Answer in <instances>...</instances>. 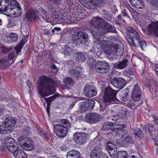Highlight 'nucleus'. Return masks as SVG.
<instances>
[{
	"label": "nucleus",
	"instance_id": "f257e3e1",
	"mask_svg": "<svg viewBox=\"0 0 158 158\" xmlns=\"http://www.w3.org/2000/svg\"><path fill=\"white\" fill-rule=\"evenodd\" d=\"M25 44L24 40L22 39L20 42L14 48L12 47L2 46L1 49L3 53H6L11 51H12L7 58L0 59V64L5 67L10 66L13 64Z\"/></svg>",
	"mask_w": 158,
	"mask_h": 158
},
{
	"label": "nucleus",
	"instance_id": "f03ea898",
	"mask_svg": "<svg viewBox=\"0 0 158 158\" xmlns=\"http://www.w3.org/2000/svg\"><path fill=\"white\" fill-rule=\"evenodd\" d=\"M56 84L53 79L44 76L37 83L38 92L42 97L44 98L55 93Z\"/></svg>",
	"mask_w": 158,
	"mask_h": 158
},
{
	"label": "nucleus",
	"instance_id": "7ed1b4c3",
	"mask_svg": "<svg viewBox=\"0 0 158 158\" xmlns=\"http://www.w3.org/2000/svg\"><path fill=\"white\" fill-rule=\"evenodd\" d=\"M118 92V90H114L110 87L105 89L103 96V102L100 104V111L102 112L105 111L107 113H110V111H113L109 108L108 105L114 103L119 104L120 102L116 97Z\"/></svg>",
	"mask_w": 158,
	"mask_h": 158
},
{
	"label": "nucleus",
	"instance_id": "20e7f679",
	"mask_svg": "<svg viewBox=\"0 0 158 158\" xmlns=\"http://www.w3.org/2000/svg\"><path fill=\"white\" fill-rule=\"evenodd\" d=\"M15 0H0V13H10L19 15L22 13V9Z\"/></svg>",
	"mask_w": 158,
	"mask_h": 158
},
{
	"label": "nucleus",
	"instance_id": "39448f33",
	"mask_svg": "<svg viewBox=\"0 0 158 158\" xmlns=\"http://www.w3.org/2000/svg\"><path fill=\"white\" fill-rule=\"evenodd\" d=\"M127 30L132 34H127L125 35V38L128 43L132 46L140 47L143 50V47L146 46L145 41L141 39L137 32L132 27H127Z\"/></svg>",
	"mask_w": 158,
	"mask_h": 158
},
{
	"label": "nucleus",
	"instance_id": "423d86ee",
	"mask_svg": "<svg viewBox=\"0 0 158 158\" xmlns=\"http://www.w3.org/2000/svg\"><path fill=\"white\" fill-rule=\"evenodd\" d=\"M104 22H105V20L99 17L93 18L90 23L91 27L90 31L93 37L97 38L100 35H104L105 31L102 28Z\"/></svg>",
	"mask_w": 158,
	"mask_h": 158
},
{
	"label": "nucleus",
	"instance_id": "0eeeda50",
	"mask_svg": "<svg viewBox=\"0 0 158 158\" xmlns=\"http://www.w3.org/2000/svg\"><path fill=\"white\" fill-rule=\"evenodd\" d=\"M60 123L54 125V131L56 135L60 138L65 137L68 132V129L70 127L71 123L66 119L60 120Z\"/></svg>",
	"mask_w": 158,
	"mask_h": 158
},
{
	"label": "nucleus",
	"instance_id": "6e6552de",
	"mask_svg": "<svg viewBox=\"0 0 158 158\" xmlns=\"http://www.w3.org/2000/svg\"><path fill=\"white\" fill-rule=\"evenodd\" d=\"M8 118L7 120H6L4 122H3L2 125L0 122V134L3 130L1 128L2 127L4 128V130L6 131L7 133L13 131V127L16 122L14 118Z\"/></svg>",
	"mask_w": 158,
	"mask_h": 158
},
{
	"label": "nucleus",
	"instance_id": "1a4fd4ad",
	"mask_svg": "<svg viewBox=\"0 0 158 158\" xmlns=\"http://www.w3.org/2000/svg\"><path fill=\"white\" fill-rule=\"evenodd\" d=\"M94 68L95 71L99 73H106L109 70V64L105 61H97L95 64Z\"/></svg>",
	"mask_w": 158,
	"mask_h": 158
},
{
	"label": "nucleus",
	"instance_id": "9d476101",
	"mask_svg": "<svg viewBox=\"0 0 158 158\" xmlns=\"http://www.w3.org/2000/svg\"><path fill=\"white\" fill-rule=\"evenodd\" d=\"M73 136L74 140L80 144L85 143L89 138L88 134L84 132H76L73 134Z\"/></svg>",
	"mask_w": 158,
	"mask_h": 158
},
{
	"label": "nucleus",
	"instance_id": "9b49d317",
	"mask_svg": "<svg viewBox=\"0 0 158 158\" xmlns=\"http://www.w3.org/2000/svg\"><path fill=\"white\" fill-rule=\"evenodd\" d=\"M142 92L138 84L135 85L132 92V98L135 101H139L142 98Z\"/></svg>",
	"mask_w": 158,
	"mask_h": 158
},
{
	"label": "nucleus",
	"instance_id": "f8f14e48",
	"mask_svg": "<svg viewBox=\"0 0 158 158\" xmlns=\"http://www.w3.org/2000/svg\"><path fill=\"white\" fill-rule=\"evenodd\" d=\"M85 118L88 123L94 124L99 121L100 115L95 113H89L85 115Z\"/></svg>",
	"mask_w": 158,
	"mask_h": 158
},
{
	"label": "nucleus",
	"instance_id": "ddd939ff",
	"mask_svg": "<svg viewBox=\"0 0 158 158\" xmlns=\"http://www.w3.org/2000/svg\"><path fill=\"white\" fill-rule=\"evenodd\" d=\"M84 90L85 95L89 98L95 96L97 94L96 88L90 85H86Z\"/></svg>",
	"mask_w": 158,
	"mask_h": 158
},
{
	"label": "nucleus",
	"instance_id": "4468645a",
	"mask_svg": "<svg viewBox=\"0 0 158 158\" xmlns=\"http://www.w3.org/2000/svg\"><path fill=\"white\" fill-rule=\"evenodd\" d=\"M126 81L121 77L114 78L111 81V84L115 87L121 89L125 85Z\"/></svg>",
	"mask_w": 158,
	"mask_h": 158
},
{
	"label": "nucleus",
	"instance_id": "2eb2a0df",
	"mask_svg": "<svg viewBox=\"0 0 158 158\" xmlns=\"http://www.w3.org/2000/svg\"><path fill=\"white\" fill-rule=\"evenodd\" d=\"M95 104V102L93 100H86L81 103L80 106V109L82 112H85L89 110L92 109Z\"/></svg>",
	"mask_w": 158,
	"mask_h": 158
},
{
	"label": "nucleus",
	"instance_id": "dca6fc26",
	"mask_svg": "<svg viewBox=\"0 0 158 158\" xmlns=\"http://www.w3.org/2000/svg\"><path fill=\"white\" fill-rule=\"evenodd\" d=\"M154 122L156 124L152 125V124H147L144 127V130L146 131H148L149 133L151 135L154 134V132L156 130L155 127L158 125V117L156 116H154L153 117Z\"/></svg>",
	"mask_w": 158,
	"mask_h": 158
},
{
	"label": "nucleus",
	"instance_id": "f3484780",
	"mask_svg": "<svg viewBox=\"0 0 158 158\" xmlns=\"http://www.w3.org/2000/svg\"><path fill=\"white\" fill-rule=\"evenodd\" d=\"M107 49L105 50L106 53L108 55H111L112 53L118 52L120 49V45L117 43L113 41H111Z\"/></svg>",
	"mask_w": 158,
	"mask_h": 158
},
{
	"label": "nucleus",
	"instance_id": "a211bd4d",
	"mask_svg": "<svg viewBox=\"0 0 158 158\" xmlns=\"http://www.w3.org/2000/svg\"><path fill=\"white\" fill-rule=\"evenodd\" d=\"M102 152V149L101 147L94 146L91 151L90 155V158H98L102 155H104Z\"/></svg>",
	"mask_w": 158,
	"mask_h": 158
},
{
	"label": "nucleus",
	"instance_id": "6ab92c4d",
	"mask_svg": "<svg viewBox=\"0 0 158 158\" xmlns=\"http://www.w3.org/2000/svg\"><path fill=\"white\" fill-rule=\"evenodd\" d=\"M148 33L150 34H155L158 37V21L148 25Z\"/></svg>",
	"mask_w": 158,
	"mask_h": 158
},
{
	"label": "nucleus",
	"instance_id": "aec40b11",
	"mask_svg": "<svg viewBox=\"0 0 158 158\" xmlns=\"http://www.w3.org/2000/svg\"><path fill=\"white\" fill-rule=\"evenodd\" d=\"M102 35H100L98 38L95 37H94V42L96 44L100 45L101 48L102 49L105 50L107 49L108 48V45L107 44L108 40L103 39L100 40H99L100 38Z\"/></svg>",
	"mask_w": 158,
	"mask_h": 158
},
{
	"label": "nucleus",
	"instance_id": "412c9836",
	"mask_svg": "<svg viewBox=\"0 0 158 158\" xmlns=\"http://www.w3.org/2000/svg\"><path fill=\"white\" fill-rule=\"evenodd\" d=\"M39 12L36 10L29 11L26 14L25 18L27 20H30L33 19L34 21L39 20L38 17Z\"/></svg>",
	"mask_w": 158,
	"mask_h": 158
},
{
	"label": "nucleus",
	"instance_id": "4be33fe9",
	"mask_svg": "<svg viewBox=\"0 0 158 158\" xmlns=\"http://www.w3.org/2000/svg\"><path fill=\"white\" fill-rule=\"evenodd\" d=\"M128 60L125 59L123 60L122 61H120L117 62L114 65V67L117 69H123L126 68L128 65Z\"/></svg>",
	"mask_w": 158,
	"mask_h": 158
},
{
	"label": "nucleus",
	"instance_id": "5701e85b",
	"mask_svg": "<svg viewBox=\"0 0 158 158\" xmlns=\"http://www.w3.org/2000/svg\"><path fill=\"white\" fill-rule=\"evenodd\" d=\"M122 137L123 139H124L123 141L127 145L132 144L133 142V140L132 137L130 135H127V133H126L125 131H124V133L123 134Z\"/></svg>",
	"mask_w": 158,
	"mask_h": 158
},
{
	"label": "nucleus",
	"instance_id": "b1692460",
	"mask_svg": "<svg viewBox=\"0 0 158 158\" xmlns=\"http://www.w3.org/2000/svg\"><path fill=\"white\" fill-rule=\"evenodd\" d=\"M72 35V40L73 42L76 44H81L80 41L81 39L80 38V31L75 32H73L71 34Z\"/></svg>",
	"mask_w": 158,
	"mask_h": 158
},
{
	"label": "nucleus",
	"instance_id": "393cba45",
	"mask_svg": "<svg viewBox=\"0 0 158 158\" xmlns=\"http://www.w3.org/2000/svg\"><path fill=\"white\" fill-rule=\"evenodd\" d=\"M15 158H27V156L25 152L22 149L19 148L14 152Z\"/></svg>",
	"mask_w": 158,
	"mask_h": 158
},
{
	"label": "nucleus",
	"instance_id": "a878e982",
	"mask_svg": "<svg viewBox=\"0 0 158 158\" xmlns=\"http://www.w3.org/2000/svg\"><path fill=\"white\" fill-rule=\"evenodd\" d=\"M119 127L113 128V129L111 130V134L114 136H116L117 135L119 136H122L123 134L124 133V131L123 130L122 126H119Z\"/></svg>",
	"mask_w": 158,
	"mask_h": 158
},
{
	"label": "nucleus",
	"instance_id": "bb28decb",
	"mask_svg": "<svg viewBox=\"0 0 158 158\" xmlns=\"http://www.w3.org/2000/svg\"><path fill=\"white\" fill-rule=\"evenodd\" d=\"M103 26L102 27L103 28H104L107 31L109 32H112L114 33H115L116 31L114 27L112 25L110 24V23H108V22H106L105 21V22H103ZM105 31V33H106L105 31Z\"/></svg>",
	"mask_w": 158,
	"mask_h": 158
},
{
	"label": "nucleus",
	"instance_id": "cd10ccee",
	"mask_svg": "<svg viewBox=\"0 0 158 158\" xmlns=\"http://www.w3.org/2000/svg\"><path fill=\"white\" fill-rule=\"evenodd\" d=\"M103 140V139L102 137L96 138L94 139L93 141H91L89 143V146L92 147H93V145L95 146H99L101 147Z\"/></svg>",
	"mask_w": 158,
	"mask_h": 158
},
{
	"label": "nucleus",
	"instance_id": "c85d7f7f",
	"mask_svg": "<svg viewBox=\"0 0 158 158\" xmlns=\"http://www.w3.org/2000/svg\"><path fill=\"white\" fill-rule=\"evenodd\" d=\"M34 145L32 144V140L29 139L25 142V144L22 146V148L26 150H31L33 149Z\"/></svg>",
	"mask_w": 158,
	"mask_h": 158
},
{
	"label": "nucleus",
	"instance_id": "c756f323",
	"mask_svg": "<svg viewBox=\"0 0 158 158\" xmlns=\"http://www.w3.org/2000/svg\"><path fill=\"white\" fill-rule=\"evenodd\" d=\"M80 152L75 150L69 151L67 153V158H79L80 157Z\"/></svg>",
	"mask_w": 158,
	"mask_h": 158
},
{
	"label": "nucleus",
	"instance_id": "7c9ffc66",
	"mask_svg": "<svg viewBox=\"0 0 158 158\" xmlns=\"http://www.w3.org/2000/svg\"><path fill=\"white\" fill-rule=\"evenodd\" d=\"M133 6L139 9H142L143 7V3L142 0H131L130 2Z\"/></svg>",
	"mask_w": 158,
	"mask_h": 158
},
{
	"label": "nucleus",
	"instance_id": "2f4dec72",
	"mask_svg": "<svg viewBox=\"0 0 158 158\" xmlns=\"http://www.w3.org/2000/svg\"><path fill=\"white\" fill-rule=\"evenodd\" d=\"M7 39V42L8 43H12L16 41L18 38L17 34L14 33H10L9 35L6 36Z\"/></svg>",
	"mask_w": 158,
	"mask_h": 158
},
{
	"label": "nucleus",
	"instance_id": "473e14b6",
	"mask_svg": "<svg viewBox=\"0 0 158 158\" xmlns=\"http://www.w3.org/2000/svg\"><path fill=\"white\" fill-rule=\"evenodd\" d=\"M14 143V145L15 146V144L17 146V142L15 140L11 137H7L5 139V143L4 144V147H6V146H11L10 144L11 143Z\"/></svg>",
	"mask_w": 158,
	"mask_h": 158
},
{
	"label": "nucleus",
	"instance_id": "72a5a7b5",
	"mask_svg": "<svg viewBox=\"0 0 158 158\" xmlns=\"http://www.w3.org/2000/svg\"><path fill=\"white\" fill-rule=\"evenodd\" d=\"M64 85L69 89V86L73 85V79L70 77L65 78L63 79Z\"/></svg>",
	"mask_w": 158,
	"mask_h": 158
},
{
	"label": "nucleus",
	"instance_id": "f704fd0d",
	"mask_svg": "<svg viewBox=\"0 0 158 158\" xmlns=\"http://www.w3.org/2000/svg\"><path fill=\"white\" fill-rule=\"evenodd\" d=\"M62 53L65 56H69L73 53L72 49L68 45L64 46L63 48Z\"/></svg>",
	"mask_w": 158,
	"mask_h": 158
},
{
	"label": "nucleus",
	"instance_id": "c9c22d12",
	"mask_svg": "<svg viewBox=\"0 0 158 158\" xmlns=\"http://www.w3.org/2000/svg\"><path fill=\"white\" fill-rule=\"evenodd\" d=\"M114 128L113 124L111 122H107L105 123L103 125L102 130L104 131H107L109 130Z\"/></svg>",
	"mask_w": 158,
	"mask_h": 158
},
{
	"label": "nucleus",
	"instance_id": "e433bc0d",
	"mask_svg": "<svg viewBox=\"0 0 158 158\" xmlns=\"http://www.w3.org/2000/svg\"><path fill=\"white\" fill-rule=\"evenodd\" d=\"M101 14L102 17L108 21H110L112 19V16L107 10L105 9L102 10Z\"/></svg>",
	"mask_w": 158,
	"mask_h": 158
},
{
	"label": "nucleus",
	"instance_id": "4c0bfd02",
	"mask_svg": "<svg viewBox=\"0 0 158 158\" xmlns=\"http://www.w3.org/2000/svg\"><path fill=\"white\" fill-rule=\"evenodd\" d=\"M76 56V60L79 62H83L85 60V55L81 52H77L75 53Z\"/></svg>",
	"mask_w": 158,
	"mask_h": 158
},
{
	"label": "nucleus",
	"instance_id": "58836bf2",
	"mask_svg": "<svg viewBox=\"0 0 158 158\" xmlns=\"http://www.w3.org/2000/svg\"><path fill=\"white\" fill-rule=\"evenodd\" d=\"M80 35H81L80 38L81 39V40L80 41L81 44L84 43L88 41V36L86 33L80 31Z\"/></svg>",
	"mask_w": 158,
	"mask_h": 158
},
{
	"label": "nucleus",
	"instance_id": "ea45409f",
	"mask_svg": "<svg viewBox=\"0 0 158 158\" xmlns=\"http://www.w3.org/2000/svg\"><path fill=\"white\" fill-rule=\"evenodd\" d=\"M132 131H133V134L135 137H137L140 138H142L143 136V133L139 128H133Z\"/></svg>",
	"mask_w": 158,
	"mask_h": 158
},
{
	"label": "nucleus",
	"instance_id": "a19ab883",
	"mask_svg": "<svg viewBox=\"0 0 158 158\" xmlns=\"http://www.w3.org/2000/svg\"><path fill=\"white\" fill-rule=\"evenodd\" d=\"M11 145V146H10V145L9 146H6V147H4L5 150H8L10 152H13L15 151H16L17 149L19 148V146L18 144L17 143V146L14 145V143H12L11 144H10ZM15 145H16L15 144Z\"/></svg>",
	"mask_w": 158,
	"mask_h": 158
},
{
	"label": "nucleus",
	"instance_id": "79ce46f5",
	"mask_svg": "<svg viewBox=\"0 0 158 158\" xmlns=\"http://www.w3.org/2000/svg\"><path fill=\"white\" fill-rule=\"evenodd\" d=\"M28 139V138L22 135L18 138V141L19 144L22 147Z\"/></svg>",
	"mask_w": 158,
	"mask_h": 158
},
{
	"label": "nucleus",
	"instance_id": "37998d69",
	"mask_svg": "<svg viewBox=\"0 0 158 158\" xmlns=\"http://www.w3.org/2000/svg\"><path fill=\"white\" fill-rule=\"evenodd\" d=\"M81 72L77 69H70L69 72V75L71 77L77 78L80 75Z\"/></svg>",
	"mask_w": 158,
	"mask_h": 158
},
{
	"label": "nucleus",
	"instance_id": "c03bdc74",
	"mask_svg": "<svg viewBox=\"0 0 158 158\" xmlns=\"http://www.w3.org/2000/svg\"><path fill=\"white\" fill-rule=\"evenodd\" d=\"M117 158H129V156L126 151H119L117 153Z\"/></svg>",
	"mask_w": 158,
	"mask_h": 158
},
{
	"label": "nucleus",
	"instance_id": "a18cd8bd",
	"mask_svg": "<svg viewBox=\"0 0 158 158\" xmlns=\"http://www.w3.org/2000/svg\"><path fill=\"white\" fill-rule=\"evenodd\" d=\"M128 94L127 91H123L122 92L120 96V98L123 101H126L129 98Z\"/></svg>",
	"mask_w": 158,
	"mask_h": 158
},
{
	"label": "nucleus",
	"instance_id": "49530a36",
	"mask_svg": "<svg viewBox=\"0 0 158 158\" xmlns=\"http://www.w3.org/2000/svg\"><path fill=\"white\" fill-rule=\"evenodd\" d=\"M93 52L94 54H95L98 56H99L101 54L102 52L98 47L94 46L89 52V53Z\"/></svg>",
	"mask_w": 158,
	"mask_h": 158
},
{
	"label": "nucleus",
	"instance_id": "de8ad7c7",
	"mask_svg": "<svg viewBox=\"0 0 158 158\" xmlns=\"http://www.w3.org/2000/svg\"><path fill=\"white\" fill-rule=\"evenodd\" d=\"M106 145L107 149L110 151L114 150L116 147V145L113 142L108 141L106 143Z\"/></svg>",
	"mask_w": 158,
	"mask_h": 158
},
{
	"label": "nucleus",
	"instance_id": "09e8293b",
	"mask_svg": "<svg viewBox=\"0 0 158 158\" xmlns=\"http://www.w3.org/2000/svg\"><path fill=\"white\" fill-rule=\"evenodd\" d=\"M122 116V115L119 114H118L111 116L110 118L112 121V122H111L113 124L114 122H115L117 121L118 119L120 118Z\"/></svg>",
	"mask_w": 158,
	"mask_h": 158
},
{
	"label": "nucleus",
	"instance_id": "8fccbe9b",
	"mask_svg": "<svg viewBox=\"0 0 158 158\" xmlns=\"http://www.w3.org/2000/svg\"><path fill=\"white\" fill-rule=\"evenodd\" d=\"M87 62L88 65L91 67L94 65L95 63V60L93 57L90 56L89 57Z\"/></svg>",
	"mask_w": 158,
	"mask_h": 158
},
{
	"label": "nucleus",
	"instance_id": "3c124183",
	"mask_svg": "<svg viewBox=\"0 0 158 158\" xmlns=\"http://www.w3.org/2000/svg\"><path fill=\"white\" fill-rule=\"evenodd\" d=\"M150 3L156 8H158V0H149Z\"/></svg>",
	"mask_w": 158,
	"mask_h": 158
},
{
	"label": "nucleus",
	"instance_id": "603ef678",
	"mask_svg": "<svg viewBox=\"0 0 158 158\" xmlns=\"http://www.w3.org/2000/svg\"><path fill=\"white\" fill-rule=\"evenodd\" d=\"M38 17H39V19L42 21H45L47 22H48L49 21V18L47 17L45 15L43 16H42L39 13Z\"/></svg>",
	"mask_w": 158,
	"mask_h": 158
},
{
	"label": "nucleus",
	"instance_id": "864d4df0",
	"mask_svg": "<svg viewBox=\"0 0 158 158\" xmlns=\"http://www.w3.org/2000/svg\"><path fill=\"white\" fill-rule=\"evenodd\" d=\"M127 73V76L133 75L134 74V69L132 67H130L128 69Z\"/></svg>",
	"mask_w": 158,
	"mask_h": 158
},
{
	"label": "nucleus",
	"instance_id": "5fc2aeb1",
	"mask_svg": "<svg viewBox=\"0 0 158 158\" xmlns=\"http://www.w3.org/2000/svg\"><path fill=\"white\" fill-rule=\"evenodd\" d=\"M61 18L60 17L53 18V21L55 23H60L62 22Z\"/></svg>",
	"mask_w": 158,
	"mask_h": 158
},
{
	"label": "nucleus",
	"instance_id": "6e6d98bb",
	"mask_svg": "<svg viewBox=\"0 0 158 158\" xmlns=\"http://www.w3.org/2000/svg\"><path fill=\"white\" fill-rule=\"evenodd\" d=\"M109 153L110 155L112 156V157H114L117 156V152L115 151V150H112L110 151H109Z\"/></svg>",
	"mask_w": 158,
	"mask_h": 158
},
{
	"label": "nucleus",
	"instance_id": "4d7b16f0",
	"mask_svg": "<svg viewBox=\"0 0 158 158\" xmlns=\"http://www.w3.org/2000/svg\"><path fill=\"white\" fill-rule=\"evenodd\" d=\"M139 24L141 27H145L148 26L147 22L144 21V20H143V22H140Z\"/></svg>",
	"mask_w": 158,
	"mask_h": 158
},
{
	"label": "nucleus",
	"instance_id": "13d9d810",
	"mask_svg": "<svg viewBox=\"0 0 158 158\" xmlns=\"http://www.w3.org/2000/svg\"><path fill=\"white\" fill-rule=\"evenodd\" d=\"M118 52H115L114 55L113 56L112 60L118 59L120 58V55H119L118 54Z\"/></svg>",
	"mask_w": 158,
	"mask_h": 158
},
{
	"label": "nucleus",
	"instance_id": "bf43d9fd",
	"mask_svg": "<svg viewBox=\"0 0 158 158\" xmlns=\"http://www.w3.org/2000/svg\"><path fill=\"white\" fill-rule=\"evenodd\" d=\"M50 65L51 68L54 70V71L55 72H57L58 71V68L54 64L51 63Z\"/></svg>",
	"mask_w": 158,
	"mask_h": 158
},
{
	"label": "nucleus",
	"instance_id": "052dcab7",
	"mask_svg": "<svg viewBox=\"0 0 158 158\" xmlns=\"http://www.w3.org/2000/svg\"><path fill=\"white\" fill-rule=\"evenodd\" d=\"M128 106L132 109H134L138 106V105H136L132 102H131L128 104Z\"/></svg>",
	"mask_w": 158,
	"mask_h": 158
},
{
	"label": "nucleus",
	"instance_id": "680f3d73",
	"mask_svg": "<svg viewBox=\"0 0 158 158\" xmlns=\"http://www.w3.org/2000/svg\"><path fill=\"white\" fill-rule=\"evenodd\" d=\"M126 11V10L124 9L122 11L121 13L123 16L125 17L126 18L128 19L129 17Z\"/></svg>",
	"mask_w": 158,
	"mask_h": 158
},
{
	"label": "nucleus",
	"instance_id": "e2e57ef3",
	"mask_svg": "<svg viewBox=\"0 0 158 158\" xmlns=\"http://www.w3.org/2000/svg\"><path fill=\"white\" fill-rule=\"evenodd\" d=\"M61 30V28L59 27H56L54 29H52V33L55 32H57L58 31H59Z\"/></svg>",
	"mask_w": 158,
	"mask_h": 158
},
{
	"label": "nucleus",
	"instance_id": "0e129e2a",
	"mask_svg": "<svg viewBox=\"0 0 158 158\" xmlns=\"http://www.w3.org/2000/svg\"><path fill=\"white\" fill-rule=\"evenodd\" d=\"M24 130V131L26 134L28 135L31 132V128L29 127H27Z\"/></svg>",
	"mask_w": 158,
	"mask_h": 158
},
{
	"label": "nucleus",
	"instance_id": "69168bd1",
	"mask_svg": "<svg viewBox=\"0 0 158 158\" xmlns=\"http://www.w3.org/2000/svg\"><path fill=\"white\" fill-rule=\"evenodd\" d=\"M158 131V129H157ZM155 145L158 147V135H157L154 139Z\"/></svg>",
	"mask_w": 158,
	"mask_h": 158
},
{
	"label": "nucleus",
	"instance_id": "338daca9",
	"mask_svg": "<svg viewBox=\"0 0 158 158\" xmlns=\"http://www.w3.org/2000/svg\"><path fill=\"white\" fill-rule=\"evenodd\" d=\"M37 131L39 134L41 135H42L43 134V133L45 132L42 129L40 128L39 129H37Z\"/></svg>",
	"mask_w": 158,
	"mask_h": 158
},
{
	"label": "nucleus",
	"instance_id": "774afa93",
	"mask_svg": "<svg viewBox=\"0 0 158 158\" xmlns=\"http://www.w3.org/2000/svg\"><path fill=\"white\" fill-rule=\"evenodd\" d=\"M37 131L39 134L41 135H42L43 134V133L45 132L42 129L40 128L39 129H37Z\"/></svg>",
	"mask_w": 158,
	"mask_h": 158
}]
</instances>
